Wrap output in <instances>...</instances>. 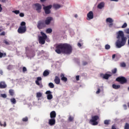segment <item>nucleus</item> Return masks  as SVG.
Wrapping results in <instances>:
<instances>
[{"mask_svg": "<svg viewBox=\"0 0 129 129\" xmlns=\"http://www.w3.org/2000/svg\"><path fill=\"white\" fill-rule=\"evenodd\" d=\"M127 27V24L126 23H124L123 25L121 26L122 29H124Z\"/></svg>", "mask_w": 129, "mask_h": 129, "instance_id": "obj_40", "label": "nucleus"}, {"mask_svg": "<svg viewBox=\"0 0 129 129\" xmlns=\"http://www.w3.org/2000/svg\"><path fill=\"white\" fill-rule=\"evenodd\" d=\"M42 93L41 92H37L36 93V97H37L38 98H40V97H42Z\"/></svg>", "mask_w": 129, "mask_h": 129, "instance_id": "obj_27", "label": "nucleus"}, {"mask_svg": "<svg viewBox=\"0 0 129 129\" xmlns=\"http://www.w3.org/2000/svg\"><path fill=\"white\" fill-rule=\"evenodd\" d=\"M124 129H129V123H125L124 126Z\"/></svg>", "mask_w": 129, "mask_h": 129, "instance_id": "obj_33", "label": "nucleus"}, {"mask_svg": "<svg viewBox=\"0 0 129 129\" xmlns=\"http://www.w3.org/2000/svg\"><path fill=\"white\" fill-rule=\"evenodd\" d=\"M60 77L61 78V80H62V81H63L64 82H67V80H68L67 78L65 77L64 74H61Z\"/></svg>", "mask_w": 129, "mask_h": 129, "instance_id": "obj_18", "label": "nucleus"}, {"mask_svg": "<svg viewBox=\"0 0 129 129\" xmlns=\"http://www.w3.org/2000/svg\"><path fill=\"white\" fill-rule=\"evenodd\" d=\"M45 1L46 0H40V2H41V3H44Z\"/></svg>", "mask_w": 129, "mask_h": 129, "instance_id": "obj_58", "label": "nucleus"}, {"mask_svg": "<svg viewBox=\"0 0 129 129\" xmlns=\"http://www.w3.org/2000/svg\"><path fill=\"white\" fill-rule=\"evenodd\" d=\"M2 3H6V0H2Z\"/></svg>", "mask_w": 129, "mask_h": 129, "instance_id": "obj_59", "label": "nucleus"}, {"mask_svg": "<svg viewBox=\"0 0 129 129\" xmlns=\"http://www.w3.org/2000/svg\"><path fill=\"white\" fill-rule=\"evenodd\" d=\"M9 93L11 96H14V95L15 94V92L13 89L9 90Z\"/></svg>", "mask_w": 129, "mask_h": 129, "instance_id": "obj_26", "label": "nucleus"}, {"mask_svg": "<svg viewBox=\"0 0 129 129\" xmlns=\"http://www.w3.org/2000/svg\"><path fill=\"white\" fill-rule=\"evenodd\" d=\"M124 32L126 34H129V28L125 29Z\"/></svg>", "mask_w": 129, "mask_h": 129, "instance_id": "obj_46", "label": "nucleus"}, {"mask_svg": "<svg viewBox=\"0 0 129 129\" xmlns=\"http://www.w3.org/2000/svg\"><path fill=\"white\" fill-rule=\"evenodd\" d=\"M77 81H79V76H77L76 77Z\"/></svg>", "mask_w": 129, "mask_h": 129, "instance_id": "obj_50", "label": "nucleus"}, {"mask_svg": "<svg viewBox=\"0 0 129 129\" xmlns=\"http://www.w3.org/2000/svg\"><path fill=\"white\" fill-rule=\"evenodd\" d=\"M110 121V120H105L104 121V124H106V125H108V124H109Z\"/></svg>", "mask_w": 129, "mask_h": 129, "instance_id": "obj_34", "label": "nucleus"}, {"mask_svg": "<svg viewBox=\"0 0 129 129\" xmlns=\"http://www.w3.org/2000/svg\"><path fill=\"white\" fill-rule=\"evenodd\" d=\"M0 125L1 126H4V127H6L7 126V122L6 121H4V124L2 123V121H0Z\"/></svg>", "mask_w": 129, "mask_h": 129, "instance_id": "obj_31", "label": "nucleus"}, {"mask_svg": "<svg viewBox=\"0 0 129 129\" xmlns=\"http://www.w3.org/2000/svg\"><path fill=\"white\" fill-rule=\"evenodd\" d=\"M121 41L119 40H117L116 42V46L117 48H121L123 46L125 45V43L126 42V40L127 38L124 37V34H123V32L122 31H119L118 33V35L117 36V39H120Z\"/></svg>", "mask_w": 129, "mask_h": 129, "instance_id": "obj_2", "label": "nucleus"}, {"mask_svg": "<svg viewBox=\"0 0 129 129\" xmlns=\"http://www.w3.org/2000/svg\"><path fill=\"white\" fill-rule=\"evenodd\" d=\"M111 129H116V127H115V125H112Z\"/></svg>", "mask_w": 129, "mask_h": 129, "instance_id": "obj_51", "label": "nucleus"}, {"mask_svg": "<svg viewBox=\"0 0 129 129\" xmlns=\"http://www.w3.org/2000/svg\"><path fill=\"white\" fill-rule=\"evenodd\" d=\"M10 101L12 102V103H13V104H16V103H17V100H16V99L14 98L11 99Z\"/></svg>", "mask_w": 129, "mask_h": 129, "instance_id": "obj_25", "label": "nucleus"}, {"mask_svg": "<svg viewBox=\"0 0 129 129\" xmlns=\"http://www.w3.org/2000/svg\"><path fill=\"white\" fill-rule=\"evenodd\" d=\"M0 32H2V29H0Z\"/></svg>", "mask_w": 129, "mask_h": 129, "instance_id": "obj_63", "label": "nucleus"}, {"mask_svg": "<svg viewBox=\"0 0 129 129\" xmlns=\"http://www.w3.org/2000/svg\"><path fill=\"white\" fill-rule=\"evenodd\" d=\"M3 43L4 44H6V45H10V42H9V41H8V40L7 39H5L4 41H3Z\"/></svg>", "mask_w": 129, "mask_h": 129, "instance_id": "obj_37", "label": "nucleus"}, {"mask_svg": "<svg viewBox=\"0 0 129 129\" xmlns=\"http://www.w3.org/2000/svg\"><path fill=\"white\" fill-rule=\"evenodd\" d=\"M126 66V64H125V63L122 62L120 63V67H125Z\"/></svg>", "mask_w": 129, "mask_h": 129, "instance_id": "obj_42", "label": "nucleus"}, {"mask_svg": "<svg viewBox=\"0 0 129 129\" xmlns=\"http://www.w3.org/2000/svg\"><path fill=\"white\" fill-rule=\"evenodd\" d=\"M98 119H99V116L98 115L93 116H92V119L89 121V123L92 124V125H97L98 124V122H97Z\"/></svg>", "mask_w": 129, "mask_h": 129, "instance_id": "obj_4", "label": "nucleus"}, {"mask_svg": "<svg viewBox=\"0 0 129 129\" xmlns=\"http://www.w3.org/2000/svg\"><path fill=\"white\" fill-rule=\"evenodd\" d=\"M29 120L28 117H25L22 118V121H24V122H26Z\"/></svg>", "mask_w": 129, "mask_h": 129, "instance_id": "obj_35", "label": "nucleus"}, {"mask_svg": "<svg viewBox=\"0 0 129 129\" xmlns=\"http://www.w3.org/2000/svg\"><path fill=\"white\" fill-rule=\"evenodd\" d=\"M40 34L42 35V36H40L39 37V43L41 45H44V44L46 43V39H47V35H46V34H45L43 32H41Z\"/></svg>", "mask_w": 129, "mask_h": 129, "instance_id": "obj_3", "label": "nucleus"}, {"mask_svg": "<svg viewBox=\"0 0 129 129\" xmlns=\"http://www.w3.org/2000/svg\"><path fill=\"white\" fill-rule=\"evenodd\" d=\"M42 78L41 77H38L37 78V80L35 81V83L36 85L39 86L40 88H42L43 84H42Z\"/></svg>", "mask_w": 129, "mask_h": 129, "instance_id": "obj_8", "label": "nucleus"}, {"mask_svg": "<svg viewBox=\"0 0 129 129\" xmlns=\"http://www.w3.org/2000/svg\"><path fill=\"white\" fill-rule=\"evenodd\" d=\"M13 109H14V108H11L10 109V110H13Z\"/></svg>", "mask_w": 129, "mask_h": 129, "instance_id": "obj_61", "label": "nucleus"}, {"mask_svg": "<svg viewBox=\"0 0 129 129\" xmlns=\"http://www.w3.org/2000/svg\"><path fill=\"white\" fill-rule=\"evenodd\" d=\"M112 88L113 89H119V88H120V85L113 84Z\"/></svg>", "mask_w": 129, "mask_h": 129, "instance_id": "obj_23", "label": "nucleus"}, {"mask_svg": "<svg viewBox=\"0 0 129 129\" xmlns=\"http://www.w3.org/2000/svg\"><path fill=\"white\" fill-rule=\"evenodd\" d=\"M128 91H129V87L127 88Z\"/></svg>", "mask_w": 129, "mask_h": 129, "instance_id": "obj_62", "label": "nucleus"}, {"mask_svg": "<svg viewBox=\"0 0 129 129\" xmlns=\"http://www.w3.org/2000/svg\"><path fill=\"white\" fill-rule=\"evenodd\" d=\"M78 47H79L80 48V47H82V45H81V43H80V42H79L78 43Z\"/></svg>", "mask_w": 129, "mask_h": 129, "instance_id": "obj_53", "label": "nucleus"}, {"mask_svg": "<svg viewBox=\"0 0 129 129\" xmlns=\"http://www.w3.org/2000/svg\"><path fill=\"white\" fill-rule=\"evenodd\" d=\"M123 107L124 108V109H126V105L124 104L123 105Z\"/></svg>", "mask_w": 129, "mask_h": 129, "instance_id": "obj_54", "label": "nucleus"}, {"mask_svg": "<svg viewBox=\"0 0 129 129\" xmlns=\"http://www.w3.org/2000/svg\"><path fill=\"white\" fill-rule=\"evenodd\" d=\"M101 76H103V78L104 79H106V80H107V79H108V78H109V77H110L111 76V75L110 74H101Z\"/></svg>", "mask_w": 129, "mask_h": 129, "instance_id": "obj_17", "label": "nucleus"}, {"mask_svg": "<svg viewBox=\"0 0 129 129\" xmlns=\"http://www.w3.org/2000/svg\"><path fill=\"white\" fill-rule=\"evenodd\" d=\"M74 119V117H72L71 115H70L69 117V121H73Z\"/></svg>", "mask_w": 129, "mask_h": 129, "instance_id": "obj_39", "label": "nucleus"}, {"mask_svg": "<svg viewBox=\"0 0 129 129\" xmlns=\"http://www.w3.org/2000/svg\"><path fill=\"white\" fill-rule=\"evenodd\" d=\"M23 72L25 73V72H27V68L23 67Z\"/></svg>", "mask_w": 129, "mask_h": 129, "instance_id": "obj_43", "label": "nucleus"}, {"mask_svg": "<svg viewBox=\"0 0 129 129\" xmlns=\"http://www.w3.org/2000/svg\"><path fill=\"white\" fill-rule=\"evenodd\" d=\"M55 123H56V119H55V118H51V119H49L48 124H49V125H55Z\"/></svg>", "mask_w": 129, "mask_h": 129, "instance_id": "obj_14", "label": "nucleus"}, {"mask_svg": "<svg viewBox=\"0 0 129 129\" xmlns=\"http://www.w3.org/2000/svg\"><path fill=\"white\" fill-rule=\"evenodd\" d=\"M87 64H88L87 61H83V66H85V65H87Z\"/></svg>", "mask_w": 129, "mask_h": 129, "instance_id": "obj_48", "label": "nucleus"}, {"mask_svg": "<svg viewBox=\"0 0 129 129\" xmlns=\"http://www.w3.org/2000/svg\"><path fill=\"white\" fill-rule=\"evenodd\" d=\"M54 81L55 84H60V78L58 76H55Z\"/></svg>", "mask_w": 129, "mask_h": 129, "instance_id": "obj_19", "label": "nucleus"}, {"mask_svg": "<svg viewBox=\"0 0 129 129\" xmlns=\"http://www.w3.org/2000/svg\"><path fill=\"white\" fill-rule=\"evenodd\" d=\"M37 27L39 30H42V29H44V28H46V25L45 24V21L44 20H40L38 22Z\"/></svg>", "mask_w": 129, "mask_h": 129, "instance_id": "obj_6", "label": "nucleus"}, {"mask_svg": "<svg viewBox=\"0 0 129 129\" xmlns=\"http://www.w3.org/2000/svg\"><path fill=\"white\" fill-rule=\"evenodd\" d=\"M3 73H4V72H3V70H0V74L1 75H3Z\"/></svg>", "mask_w": 129, "mask_h": 129, "instance_id": "obj_55", "label": "nucleus"}, {"mask_svg": "<svg viewBox=\"0 0 129 129\" xmlns=\"http://www.w3.org/2000/svg\"><path fill=\"white\" fill-rule=\"evenodd\" d=\"M52 32V29L51 28H48L46 30V33H47V34H50V33H51Z\"/></svg>", "mask_w": 129, "mask_h": 129, "instance_id": "obj_30", "label": "nucleus"}, {"mask_svg": "<svg viewBox=\"0 0 129 129\" xmlns=\"http://www.w3.org/2000/svg\"><path fill=\"white\" fill-rule=\"evenodd\" d=\"M111 2H118V0H110Z\"/></svg>", "mask_w": 129, "mask_h": 129, "instance_id": "obj_57", "label": "nucleus"}, {"mask_svg": "<svg viewBox=\"0 0 129 129\" xmlns=\"http://www.w3.org/2000/svg\"><path fill=\"white\" fill-rule=\"evenodd\" d=\"M5 35H6V32L5 31H3L0 33V36H5Z\"/></svg>", "mask_w": 129, "mask_h": 129, "instance_id": "obj_47", "label": "nucleus"}, {"mask_svg": "<svg viewBox=\"0 0 129 129\" xmlns=\"http://www.w3.org/2000/svg\"><path fill=\"white\" fill-rule=\"evenodd\" d=\"M19 16H20V17H21V18H23V17H25V14H24V13H21L19 14Z\"/></svg>", "mask_w": 129, "mask_h": 129, "instance_id": "obj_45", "label": "nucleus"}, {"mask_svg": "<svg viewBox=\"0 0 129 129\" xmlns=\"http://www.w3.org/2000/svg\"><path fill=\"white\" fill-rule=\"evenodd\" d=\"M128 15H129V12L128 13Z\"/></svg>", "mask_w": 129, "mask_h": 129, "instance_id": "obj_64", "label": "nucleus"}, {"mask_svg": "<svg viewBox=\"0 0 129 129\" xmlns=\"http://www.w3.org/2000/svg\"><path fill=\"white\" fill-rule=\"evenodd\" d=\"M48 86L50 88H54V87H55V86L53 83H49L48 84Z\"/></svg>", "mask_w": 129, "mask_h": 129, "instance_id": "obj_29", "label": "nucleus"}, {"mask_svg": "<svg viewBox=\"0 0 129 129\" xmlns=\"http://www.w3.org/2000/svg\"><path fill=\"white\" fill-rule=\"evenodd\" d=\"M104 2H101L100 4H98L97 8L98 9H99L100 10H101L103 8H104Z\"/></svg>", "mask_w": 129, "mask_h": 129, "instance_id": "obj_21", "label": "nucleus"}, {"mask_svg": "<svg viewBox=\"0 0 129 129\" xmlns=\"http://www.w3.org/2000/svg\"><path fill=\"white\" fill-rule=\"evenodd\" d=\"M117 72V69L116 68H114V69L112 70V73L113 74H115Z\"/></svg>", "mask_w": 129, "mask_h": 129, "instance_id": "obj_38", "label": "nucleus"}, {"mask_svg": "<svg viewBox=\"0 0 129 129\" xmlns=\"http://www.w3.org/2000/svg\"><path fill=\"white\" fill-rule=\"evenodd\" d=\"M87 20L88 21H90V20H92L93 19V12L92 11H90L87 15Z\"/></svg>", "mask_w": 129, "mask_h": 129, "instance_id": "obj_11", "label": "nucleus"}, {"mask_svg": "<svg viewBox=\"0 0 129 129\" xmlns=\"http://www.w3.org/2000/svg\"><path fill=\"white\" fill-rule=\"evenodd\" d=\"M20 27H26V22L23 21L21 23Z\"/></svg>", "mask_w": 129, "mask_h": 129, "instance_id": "obj_36", "label": "nucleus"}, {"mask_svg": "<svg viewBox=\"0 0 129 129\" xmlns=\"http://www.w3.org/2000/svg\"><path fill=\"white\" fill-rule=\"evenodd\" d=\"M50 117L51 118H55L56 117V112L52 111L50 113Z\"/></svg>", "mask_w": 129, "mask_h": 129, "instance_id": "obj_20", "label": "nucleus"}, {"mask_svg": "<svg viewBox=\"0 0 129 129\" xmlns=\"http://www.w3.org/2000/svg\"><path fill=\"white\" fill-rule=\"evenodd\" d=\"M105 49L106 50H109V49H110V45H109V44H106L105 45Z\"/></svg>", "mask_w": 129, "mask_h": 129, "instance_id": "obj_32", "label": "nucleus"}, {"mask_svg": "<svg viewBox=\"0 0 129 129\" xmlns=\"http://www.w3.org/2000/svg\"><path fill=\"white\" fill-rule=\"evenodd\" d=\"M106 23H109L110 24L109 25V28H111L112 27V25H113V24L112 23V22H113V20H112V18H107L106 20Z\"/></svg>", "mask_w": 129, "mask_h": 129, "instance_id": "obj_13", "label": "nucleus"}, {"mask_svg": "<svg viewBox=\"0 0 129 129\" xmlns=\"http://www.w3.org/2000/svg\"><path fill=\"white\" fill-rule=\"evenodd\" d=\"M13 13H14V14H16V15H19V14H20V11L19 10L13 11Z\"/></svg>", "mask_w": 129, "mask_h": 129, "instance_id": "obj_41", "label": "nucleus"}, {"mask_svg": "<svg viewBox=\"0 0 129 129\" xmlns=\"http://www.w3.org/2000/svg\"><path fill=\"white\" fill-rule=\"evenodd\" d=\"M7 84L5 82H0V88L1 89H5V88H7Z\"/></svg>", "mask_w": 129, "mask_h": 129, "instance_id": "obj_16", "label": "nucleus"}, {"mask_svg": "<svg viewBox=\"0 0 129 129\" xmlns=\"http://www.w3.org/2000/svg\"><path fill=\"white\" fill-rule=\"evenodd\" d=\"M34 7L36 8L37 13H41V10H42V6H41L40 4L36 3L34 4Z\"/></svg>", "mask_w": 129, "mask_h": 129, "instance_id": "obj_10", "label": "nucleus"}, {"mask_svg": "<svg viewBox=\"0 0 129 129\" xmlns=\"http://www.w3.org/2000/svg\"><path fill=\"white\" fill-rule=\"evenodd\" d=\"M51 9H52V5H49L43 8L46 15H49V14H50L51 11L50 10H51Z\"/></svg>", "mask_w": 129, "mask_h": 129, "instance_id": "obj_9", "label": "nucleus"}, {"mask_svg": "<svg viewBox=\"0 0 129 129\" xmlns=\"http://www.w3.org/2000/svg\"><path fill=\"white\" fill-rule=\"evenodd\" d=\"M112 58V59H114V58H115V54H113Z\"/></svg>", "mask_w": 129, "mask_h": 129, "instance_id": "obj_56", "label": "nucleus"}, {"mask_svg": "<svg viewBox=\"0 0 129 129\" xmlns=\"http://www.w3.org/2000/svg\"><path fill=\"white\" fill-rule=\"evenodd\" d=\"M52 92L51 91H47L45 92V94H47V98L48 100H51L53 98V95L51 94Z\"/></svg>", "mask_w": 129, "mask_h": 129, "instance_id": "obj_12", "label": "nucleus"}, {"mask_svg": "<svg viewBox=\"0 0 129 129\" xmlns=\"http://www.w3.org/2000/svg\"><path fill=\"white\" fill-rule=\"evenodd\" d=\"M17 32L19 34H25L27 32V27L20 26Z\"/></svg>", "mask_w": 129, "mask_h": 129, "instance_id": "obj_7", "label": "nucleus"}, {"mask_svg": "<svg viewBox=\"0 0 129 129\" xmlns=\"http://www.w3.org/2000/svg\"><path fill=\"white\" fill-rule=\"evenodd\" d=\"M75 18H77V17H78V16L77 15V14H76V15H75Z\"/></svg>", "mask_w": 129, "mask_h": 129, "instance_id": "obj_60", "label": "nucleus"}, {"mask_svg": "<svg viewBox=\"0 0 129 129\" xmlns=\"http://www.w3.org/2000/svg\"><path fill=\"white\" fill-rule=\"evenodd\" d=\"M1 96L3 98H7V95L6 94H1Z\"/></svg>", "mask_w": 129, "mask_h": 129, "instance_id": "obj_44", "label": "nucleus"}, {"mask_svg": "<svg viewBox=\"0 0 129 129\" xmlns=\"http://www.w3.org/2000/svg\"><path fill=\"white\" fill-rule=\"evenodd\" d=\"M3 11V8H2V5L0 4V13H2Z\"/></svg>", "mask_w": 129, "mask_h": 129, "instance_id": "obj_52", "label": "nucleus"}, {"mask_svg": "<svg viewBox=\"0 0 129 129\" xmlns=\"http://www.w3.org/2000/svg\"><path fill=\"white\" fill-rule=\"evenodd\" d=\"M116 81L119 82L120 84L127 83V80L124 77H119L116 79Z\"/></svg>", "mask_w": 129, "mask_h": 129, "instance_id": "obj_5", "label": "nucleus"}, {"mask_svg": "<svg viewBox=\"0 0 129 129\" xmlns=\"http://www.w3.org/2000/svg\"><path fill=\"white\" fill-rule=\"evenodd\" d=\"M100 93V89H98V90L96 91L97 94H99Z\"/></svg>", "mask_w": 129, "mask_h": 129, "instance_id": "obj_49", "label": "nucleus"}, {"mask_svg": "<svg viewBox=\"0 0 129 129\" xmlns=\"http://www.w3.org/2000/svg\"><path fill=\"white\" fill-rule=\"evenodd\" d=\"M53 20V18L52 17H47L45 21H44L45 25H50L51 23V21Z\"/></svg>", "mask_w": 129, "mask_h": 129, "instance_id": "obj_15", "label": "nucleus"}, {"mask_svg": "<svg viewBox=\"0 0 129 129\" xmlns=\"http://www.w3.org/2000/svg\"><path fill=\"white\" fill-rule=\"evenodd\" d=\"M53 7L55 10H58V9H60V8L61 7V5L59 4H53Z\"/></svg>", "mask_w": 129, "mask_h": 129, "instance_id": "obj_24", "label": "nucleus"}, {"mask_svg": "<svg viewBox=\"0 0 129 129\" xmlns=\"http://www.w3.org/2000/svg\"><path fill=\"white\" fill-rule=\"evenodd\" d=\"M7 56V53H3L0 52V58H3V57H6Z\"/></svg>", "mask_w": 129, "mask_h": 129, "instance_id": "obj_28", "label": "nucleus"}, {"mask_svg": "<svg viewBox=\"0 0 129 129\" xmlns=\"http://www.w3.org/2000/svg\"><path fill=\"white\" fill-rule=\"evenodd\" d=\"M50 74V72L48 70H45L43 72V76L44 77H46V76H48Z\"/></svg>", "mask_w": 129, "mask_h": 129, "instance_id": "obj_22", "label": "nucleus"}, {"mask_svg": "<svg viewBox=\"0 0 129 129\" xmlns=\"http://www.w3.org/2000/svg\"><path fill=\"white\" fill-rule=\"evenodd\" d=\"M72 46L68 43H61L57 44L55 47V52L57 54H71L72 53Z\"/></svg>", "mask_w": 129, "mask_h": 129, "instance_id": "obj_1", "label": "nucleus"}]
</instances>
